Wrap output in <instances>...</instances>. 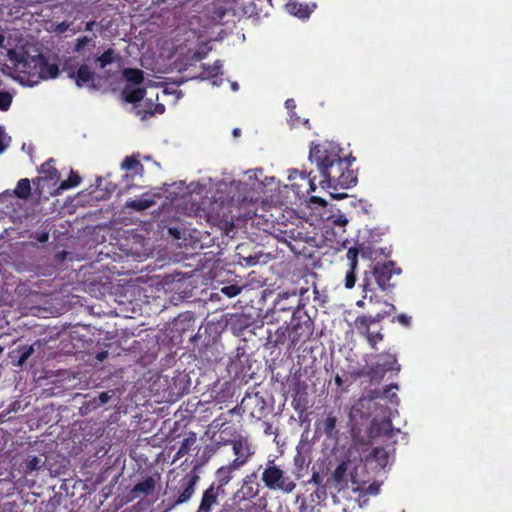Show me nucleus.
<instances>
[{
	"mask_svg": "<svg viewBox=\"0 0 512 512\" xmlns=\"http://www.w3.org/2000/svg\"><path fill=\"white\" fill-rule=\"evenodd\" d=\"M309 160L314 163L322 180L320 185L325 187L350 188L357 183V175L351 169L355 158L343 156L340 146L333 142H311Z\"/></svg>",
	"mask_w": 512,
	"mask_h": 512,
	"instance_id": "1",
	"label": "nucleus"
},
{
	"mask_svg": "<svg viewBox=\"0 0 512 512\" xmlns=\"http://www.w3.org/2000/svg\"><path fill=\"white\" fill-rule=\"evenodd\" d=\"M377 302L384 306V308L376 311L375 314H363L356 317L354 321L357 333L366 338L372 349H376V346L384 338L382 334V327L378 330H371V327L381 322L386 317L390 316L396 307L386 300H377Z\"/></svg>",
	"mask_w": 512,
	"mask_h": 512,
	"instance_id": "2",
	"label": "nucleus"
},
{
	"mask_svg": "<svg viewBox=\"0 0 512 512\" xmlns=\"http://www.w3.org/2000/svg\"><path fill=\"white\" fill-rule=\"evenodd\" d=\"M401 272L402 270L397 268L392 261L375 264L370 271H365L363 275L360 285L362 292L367 294L368 292H373V290L375 291V285L382 291H392L396 287L393 276L400 275Z\"/></svg>",
	"mask_w": 512,
	"mask_h": 512,
	"instance_id": "3",
	"label": "nucleus"
},
{
	"mask_svg": "<svg viewBox=\"0 0 512 512\" xmlns=\"http://www.w3.org/2000/svg\"><path fill=\"white\" fill-rule=\"evenodd\" d=\"M299 309H305V304L296 291L280 292L266 317L270 318L271 322H283L287 324V319H291L293 313Z\"/></svg>",
	"mask_w": 512,
	"mask_h": 512,
	"instance_id": "4",
	"label": "nucleus"
},
{
	"mask_svg": "<svg viewBox=\"0 0 512 512\" xmlns=\"http://www.w3.org/2000/svg\"><path fill=\"white\" fill-rule=\"evenodd\" d=\"M261 481L263 487L268 490L281 491L285 494L292 493L296 488L295 481L275 463V460L267 461L261 473Z\"/></svg>",
	"mask_w": 512,
	"mask_h": 512,
	"instance_id": "5",
	"label": "nucleus"
},
{
	"mask_svg": "<svg viewBox=\"0 0 512 512\" xmlns=\"http://www.w3.org/2000/svg\"><path fill=\"white\" fill-rule=\"evenodd\" d=\"M290 347L302 345L310 340L314 332V322L306 309H299L290 319Z\"/></svg>",
	"mask_w": 512,
	"mask_h": 512,
	"instance_id": "6",
	"label": "nucleus"
},
{
	"mask_svg": "<svg viewBox=\"0 0 512 512\" xmlns=\"http://www.w3.org/2000/svg\"><path fill=\"white\" fill-rule=\"evenodd\" d=\"M75 62L74 58H68L65 60L63 64V70L67 72V75L70 79L74 80L77 87H95L94 81L96 79V74L89 67V63L92 62L91 55H87L84 57L83 63L79 66L73 64Z\"/></svg>",
	"mask_w": 512,
	"mask_h": 512,
	"instance_id": "7",
	"label": "nucleus"
},
{
	"mask_svg": "<svg viewBox=\"0 0 512 512\" xmlns=\"http://www.w3.org/2000/svg\"><path fill=\"white\" fill-rule=\"evenodd\" d=\"M218 446H231L235 458L232 462L241 468L246 465L256 453L255 446L247 435H240L237 438L223 439L217 441Z\"/></svg>",
	"mask_w": 512,
	"mask_h": 512,
	"instance_id": "8",
	"label": "nucleus"
},
{
	"mask_svg": "<svg viewBox=\"0 0 512 512\" xmlns=\"http://www.w3.org/2000/svg\"><path fill=\"white\" fill-rule=\"evenodd\" d=\"M15 66L29 83L36 84L41 80L43 73L41 66H45V56L42 54L35 56L23 54L15 58Z\"/></svg>",
	"mask_w": 512,
	"mask_h": 512,
	"instance_id": "9",
	"label": "nucleus"
},
{
	"mask_svg": "<svg viewBox=\"0 0 512 512\" xmlns=\"http://www.w3.org/2000/svg\"><path fill=\"white\" fill-rule=\"evenodd\" d=\"M288 179L292 190L298 196H306L316 190V177H311V172L306 170L292 169Z\"/></svg>",
	"mask_w": 512,
	"mask_h": 512,
	"instance_id": "10",
	"label": "nucleus"
},
{
	"mask_svg": "<svg viewBox=\"0 0 512 512\" xmlns=\"http://www.w3.org/2000/svg\"><path fill=\"white\" fill-rule=\"evenodd\" d=\"M199 476L195 473L186 474L179 482V490L176 498L169 505L168 509H172L178 505L186 503L194 495Z\"/></svg>",
	"mask_w": 512,
	"mask_h": 512,
	"instance_id": "11",
	"label": "nucleus"
},
{
	"mask_svg": "<svg viewBox=\"0 0 512 512\" xmlns=\"http://www.w3.org/2000/svg\"><path fill=\"white\" fill-rule=\"evenodd\" d=\"M226 496L225 490H220L216 486L210 485L203 491L200 504L196 512H211L218 505L219 498Z\"/></svg>",
	"mask_w": 512,
	"mask_h": 512,
	"instance_id": "12",
	"label": "nucleus"
},
{
	"mask_svg": "<svg viewBox=\"0 0 512 512\" xmlns=\"http://www.w3.org/2000/svg\"><path fill=\"white\" fill-rule=\"evenodd\" d=\"M241 467L235 465L232 461L218 468L215 472V481L211 485L216 486L220 490H225V486L233 479L234 472Z\"/></svg>",
	"mask_w": 512,
	"mask_h": 512,
	"instance_id": "13",
	"label": "nucleus"
},
{
	"mask_svg": "<svg viewBox=\"0 0 512 512\" xmlns=\"http://www.w3.org/2000/svg\"><path fill=\"white\" fill-rule=\"evenodd\" d=\"M358 255H359V250L356 247L349 248L346 253V258H347L348 265H349V269L345 275V287L347 289H352L356 284V280H357L356 270H357V266H358Z\"/></svg>",
	"mask_w": 512,
	"mask_h": 512,
	"instance_id": "14",
	"label": "nucleus"
},
{
	"mask_svg": "<svg viewBox=\"0 0 512 512\" xmlns=\"http://www.w3.org/2000/svg\"><path fill=\"white\" fill-rule=\"evenodd\" d=\"M267 342L271 347L277 348L282 345L288 343V347H290V327L287 326H279L276 330L272 331L271 329L267 330Z\"/></svg>",
	"mask_w": 512,
	"mask_h": 512,
	"instance_id": "15",
	"label": "nucleus"
},
{
	"mask_svg": "<svg viewBox=\"0 0 512 512\" xmlns=\"http://www.w3.org/2000/svg\"><path fill=\"white\" fill-rule=\"evenodd\" d=\"M252 405H255V408L250 411V415L252 417L260 418L266 408L265 400L258 395V393L254 395L247 394L241 401L239 408H242L243 411L249 409Z\"/></svg>",
	"mask_w": 512,
	"mask_h": 512,
	"instance_id": "16",
	"label": "nucleus"
},
{
	"mask_svg": "<svg viewBox=\"0 0 512 512\" xmlns=\"http://www.w3.org/2000/svg\"><path fill=\"white\" fill-rule=\"evenodd\" d=\"M258 474L256 471L246 475L243 478L241 491L246 498L254 499L259 496L261 485L257 481Z\"/></svg>",
	"mask_w": 512,
	"mask_h": 512,
	"instance_id": "17",
	"label": "nucleus"
},
{
	"mask_svg": "<svg viewBox=\"0 0 512 512\" xmlns=\"http://www.w3.org/2000/svg\"><path fill=\"white\" fill-rule=\"evenodd\" d=\"M97 35H83L75 39L73 52L79 56L87 57L86 52L92 51L96 46Z\"/></svg>",
	"mask_w": 512,
	"mask_h": 512,
	"instance_id": "18",
	"label": "nucleus"
},
{
	"mask_svg": "<svg viewBox=\"0 0 512 512\" xmlns=\"http://www.w3.org/2000/svg\"><path fill=\"white\" fill-rule=\"evenodd\" d=\"M92 57V61L100 68L104 69L108 65H111L116 62H120L122 57L118 54L113 48H108L101 55L95 56L90 54Z\"/></svg>",
	"mask_w": 512,
	"mask_h": 512,
	"instance_id": "19",
	"label": "nucleus"
},
{
	"mask_svg": "<svg viewBox=\"0 0 512 512\" xmlns=\"http://www.w3.org/2000/svg\"><path fill=\"white\" fill-rule=\"evenodd\" d=\"M156 481L152 476L146 477L144 480L138 482L130 491L132 499L138 498L141 495H150L154 492Z\"/></svg>",
	"mask_w": 512,
	"mask_h": 512,
	"instance_id": "20",
	"label": "nucleus"
},
{
	"mask_svg": "<svg viewBox=\"0 0 512 512\" xmlns=\"http://www.w3.org/2000/svg\"><path fill=\"white\" fill-rule=\"evenodd\" d=\"M212 426L217 428L220 433L218 441H223V439L227 440L229 438H237L241 435V433H239L234 426H229L227 425L226 421H222L221 416L213 420Z\"/></svg>",
	"mask_w": 512,
	"mask_h": 512,
	"instance_id": "21",
	"label": "nucleus"
},
{
	"mask_svg": "<svg viewBox=\"0 0 512 512\" xmlns=\"http://www.w3.org/2000/svg\"><path fill=\"white\" fill-rule=\"evenodd\" d=\"M287 7L289 12L294 16L300 19H306L309 18L313 10L316 8V4H312L310 6L309 4L305 3H290Z\"/></svg>",
	"mask_w": 512,
	"mask_h": 512,
	"instance_id": "22",
	"label": "nucleus"
},
{
	"mask_svg": "<svg viewBox=\"0 0 512 512\" xmlns=\"http://www.w3.org/2000/svg\"><path fill=\"white\" fill-rule=\"evenodd\" d=\"M121 168L126 171H133L135 174H142L144 171V166L139 160V154L125 157L121 163Z\"/></svg>",
	"mask_w": 512,
	"mask_h": 512,
	"instance_id": "23",
	"label": "nucleus"
},
{
	"mask_svg": "<svg viewBox=\"0 0 512 512\" xmlns=\"http://www.w3.org/2000/svg\"><path fill=\"white\" fill-rule=\"evenodd\" d=\"M381 368L387 373L389 371H395L398 373L401 369L398 364L397 358L394 354L385 353L381 355V361L378 362Z\"/></svg>",
	"mask_w": 512,
	"mask_h": 512,
	"instance_id": "24",
	"label": "nucleus"
},
{
	"mask_svg": "<svg viewBox=\"0 0 512 512\" xmlns=\"http://www.w3.org/2000/svg\"><path fill=\"white\" fill-rule=\"evenodd\" d=\"M122 94H123V97H124L126 102H128V103H137V102L141 101L145 97L146 90L144 88H141V87L130 88L127 85L124 88Z\"/></svg>",
	"mask_w": 512,
	"mask_h": 512,
	"instance_id": "25",
	"label": "nucleus"
},
{
	"mask_svg": "<svg viewBox=\"0 0 512 512\" xmlns=\"http://www.w3.org/2000/svg\"><path fill=\"white\" fill-rule=\"evenodd\" d=\"M54 162V159L50 158L41 165L39 172L43 174L45 180L54 181L59 179L60 175L58 170L53 166Z\"/></svg>",
	"mask_w": 512,
	"mask_h": 512,
	"instance_id": "26",
	"label": "nucleus"
},
{
	"mask_svg": "<svg viewBox=\"0 0 512 512\" xmlns=\"http://www.w3.org/2000/svg\"><path fill=\"white\" fill-rule=\"evenodd\" d=\"M126 81L133 85H139L144 81V73L138 68H126L123 70Z\"/></svg>",
	"mask_w": 512,
	"mask_h": 512,
	"instance_id": "27",
	"label": "nucleus"
},
{
	"mask_svg": "<svg viewBox=\"0 0 512 512\" xmlns=\"http://www.w3.org/2000/svg\"><path fill=\"white\" fill-rule=\"evenodd\" d=\"M13 353L18 354L17 361L13 360V364L22 367L27 359L34 353V345H22L19 346Z\"/></svg>",
	"mask_w": 512,
	"mask_h": 512,
	"instance_id": "28",
	"label": "nucleus"
},
{
	"mask_svg": "<svg viewBox=\"0 0 512 512\" xmlns=\"http://www.w3.org/2000/svg\"><path fill=\"white\" fill-rule=\"evenodd\" d=\"M44 465L41 457L33 456L21 464L24 474H31L34 471H39Z\"/></svg>",
	"mask_w": 512,
	"mask_h": 512,
	"instance_id": "29",
	"label": "nucleus"
},
{
	"mask_svg": "<svg viewBox=\"0 0 512 512\" xmlns=\"http://www.w3.org/2000/svg\"><path fill=\"white\" fill-rule=\"evenodd\" d=\"M82 181V178L73 170H71L68 179L62 181L56 190V194H60L64 190L77 187Z\"/></svg>",
	"mask_w": 512,
	"mask_h": 512,
	"instance_id": "30",
	"label": "nucleus"
},
{
	"mask_svg": "<svg viewBox=\"0 0 512 512\" xmlns=\"http://www.w3.org/2000/svg\"><path fill=\"white\" fill-rule=\"evenodd\" d=\"M393 389H398V386L396 384L389 385L382 392H374L377 395L373 398L376 399L379 397L382 399H387L392 405H398L400 400L398 395L393 392Z\"/></svg>",
	"mask_w": 512,
	"mask_h": 512,
	"instance_id": "31",
	"label": "nucleus"
},
{
	"mask_svg": "<svg viewBox=\"0 0 512 512\" xmlns=\"http://www.w3.org/2000/svg\"><path fill=\"white\" fill-rule=\"evenodd\" d=\"M372 458L377 462L379 467L385 468L389 460V452L383 447H375L371 452Z\"/></svg>",
	"mask_w": 512,
	"mask_h": 512,
	"instance_id": "32",
	"label": "nucleus"
},
{
	"mask_svg": "<svg viewBox=\"0 0 512 512\" xmlns=\"http://www.w3.org/2000/svg\"><path fill=\"white\" fill-rule=\"evenodd\" d=\"M154 204V200L151 198H140V199H132L126 202V206L128 208L134 209L136 211H143L150 208Z\"/></svg>",
	"mask_w": 512,
	"mask_h": 512,
	"instance_id": "33",
	"label": "nucleus"
},
{
	"mask_svg": "<svg viewBox=\"0 0 512 512\" xmlns=\"http://www.w3.org/2000/svg\"><path fill=\"white\" fill-rule=\"evenodd\" d=\"M15 194L20 199H27L31 195V185L28 178H22L18 181Z\"/></svg>",
	"mask_w": 512,
	"mask_h": 512,
	"instance_id": "34",
	"label": "nucleus"
},
{
	"mask_svg": "<svg viewBox=\"0 0 512 512\" xmlns=\"http://www.w3.org/2000/svg\"><path fill=\"white\" fill-rule=\"evenodd\" d=\"M195 442H196L195 433H190V435L182 441V443L176 453L175 458L179 459V458L183 457L184 455L188 454L191 449V446L194 445Z\"/></svg>",
	"mask_w": 512,
	"mask_h": 512,
	"instance_id": "35",
	"label": "nucleus"
},
{
	"mask_svg": "<svg viewBox=\"0 0 512 512\" xmlns=\"http://www.w3.org/2000/svg\"><path fill=\"white\" fill-rule=\"evenodd\" d=\"M372 430L378 434H390L392 430L391 420L388 418L383 419L381 422H378L376 419L372 421Z\"/></svg>",
	"mask_w": 512,
	"mask_h": 512,
	"instance_id": "36",
	"label": "nucleus"
},
{
	"mask_svg": "<svg viewBox=\"0 0 512 512\" xmlns=\"http://www.w3.org/2000/svg\"><path fill=\"white\" fill-rule=\"evenodd\" d=\"M41 71L43 72L41 80L50 78L52 79L57 77L59 73V68L57 64L49 63L48 60L45 58V66H41Z\"/></svg>",
	"mask_w": 512,
	"mask_h": 512,
	"instance_id": "37",
	"label": "nucleus"
},
{
	"mask_svg": "<svg viewBox=\"0 0 512 512\" xmlns=\"http://www.w3.org/2000/svg\"><path fill=\"white\" fill-rule=\"evenodd\" d=\"M386 372L383 370V368L380 367L378 362L371 366L367 372V376L370 378L371 381H380L383 379Z\"/></svg>",
	"mask_w": 512,
	"mask_h": 512,
	"instance_id": "38",
	"label": "nucleus"
},
{
	"mask_svg": "<svg viewBox=\"0 0 512 512\" xmlns=\"http://www.w3.org/2000/svg\"><path fill=\"white\" fill-rule=\"evenodd\" d=\"M337 419L334 416L329 415L323 422V431L324 433L331 437L333 436L336 429Z\"/></svg>",
	"mask_w": 512,
	"mask_h": 512,
	"instance_id": "39",
	"label": "nucleus"
},
{
	"mask_svg": "<svg viewBox=\"0 0 512 512\" xmlns=\"http://www.w3.org/2000/svg\"><path fill=\"white\" fill-rule=\"evenodd\" d=\"M368 300L370 304H379L377 300H381L373 290V292H368L367 294L363 293V297L361 300H358L356 302L357 307L364 308L365 307V301Z\"/></svg>",
	"mask_w": 512,
	"mask_h": 512,
	"instance_id": "40",
	"label": "nucleus"
},
{
	"mask_svg": "<svg viewBox=\"0 0 512 512\" xmlns=\"http://www.w3.org/2000/svg\"><path fill=\"white\" fill-rule=\"evenodd\" d=\"M242 287L232 284L221 288V292L229 298L235 297L240 294Z\"/></svg>",
	"mask_w": 512,
	"mask_h": 512,
	"instance_id": "41",
	"label": "nucleus"
},
{
	"mask_svg": "<svg viewBox=\"0 0 512 512\" xmlns=\"http://www.w3.org/2000/svg\"><path fill=\"white\" fill-rule=\"evenodd\" d=\"M284 234V241L287 242V238L293 239V240H303L305 237L303 236V232L299 231L298 229L291 228L289 230H284L282 232Z\"/></svg>",
	"mask_w": 512,
	"mask_h": 512,
	"instance_id": "42",
	"label": "nucleus"
},
{
	"mask_svg": "<svg viewBox=\"0 0 512 512\" xmlns=\"http://www.w3.org/2000/svg\"><path fill=\"white\" fill-rule=\"evenodd\" d=\"M12 103V96L8 92H0V110L7 111Z\"/></svg>",
	"mask_w": 512,
	"mask_h": 512,
	"instance_id": "43",
	"label": "nucleus"
},
{
	"mask_svg": "<svg viewBox=\"0 0 512 512\" xmlns=\"http://www.w3.org/2000/svg\"><path fill=\"white\" fill-rule=\"evenodd\" d=\"M219 512H256L255 505H248L245 508H234L232 506H223Z\"/></svg>",
	"mask_w": 512,
	"mask_h": 512,
	"instance_id": "44",
	"label": "nucleus"
},
{
	"mask_svg": "<svg viewBox=\"0 0 512 512\" xmlns=\"http://www.w3.org/2000/svg\"><path fill=\"white\" fill-rule=\"evenodd\" d=\"M221 67H222V65H221L220 61H216L212 66H209L207 68V73H206L207 76L208 77H216V76H218L221 73L220 72Z\"/></svg>",
	"mask_w": 512,
	"mask_h": 512,
	"instance_id": "45",
	"label": "nucleus"
},
{
	"mask_svg": "<svg viewBox=\"0 0 512 512\" xmlns=\"http://www.w3.org/2000/svg\"><path fill=\"white\" fill-rule=\"evenodd\" d=\"M394 320L399 322L404 327H409L411 325V317L406 314H399Z\"/></svg>",
	"mask_w": 512,
	"mask_h": 512,
	"instance_id": "46",
	"label": "nucleus"
},
{
	"mask_svg": "<svg viewBox=\"0 0 512 512\" xmlns=\"http://www.w3.org/2000/svg\"><path fill=\"white\" fill-rule=\"evenodd\" d=\"M346 471V466L342 463L340 464L334 471L333 476L334 478L339 481L343 478V475Z\"/></svg>",
	"mask_w": 512,
	"mask_h": 512,
	"instance_id": "47",
	"label": "nucleus"
},
{
	"mask_svg": "<svg viewBox=\"0 0 512 512\" xmlns=\"http://www.w3.org/2000/svg\"><path fill=\"white\" fill-rule=\"evenodd\" d=\"M111 399V395L109 392H102L98 396V405H104Z\"/></svg>",
	"mask_w": 512,
	"mask_h": 512,
	"instance_id": "48",
	"label": "nucleus"
},
{
	"mask_svg": "<svg viewBox=\"0 0 512 512\" xmlns=\"http://www.w3.org/2000/svg\"><path fill=\"white\" fill-rule=\"evenodd\" d=\"M309 202L311 204H317V205L322 206V207H326V205H327V202L323 198L318 197V196L310 197Z\"/></svg>",
	"mask_w": 512,
	"mask_h": 512,
	"instance_id": "49",
	"label": "nucleus"
},
{
	"mask_svg": "<svg viewBox=\"0 0 512 512\" xmlns=\"http://www.w3.org/2000/svg\"><path fill=\"white\" fill-rule=\"evenodd\" d=\"M333 222L338 226H345L348 223V220L344 215H340Z\"/></svg>",
	"mask_w": 512,
	"mask_h": 512,
	"instance_id": "50",
	"label": "nucleus"
},
{
	"mask_svg": "<svg viewBox=\"0 0 512 512\" xmlns=\"http://www.w3.org/2000/svg\"><path fill=\"white\" fill-rule=\"evenodd\" d=\"M96 26L97 22L94 20H90L85 23L84 31L92 32Z\"/></svg>",
	"mask_w": 512,
	"mask_h": 512,
	"instance_id": "51",
	"label": "nucleus"
},
{
	"mask_svg": "<svg viewBox=\"0 0 512 512\" xmlns=\"http://www.w3.org/2000/svg\"><path fill=\"white\" fill-rule=\"evenodd\" d=\"M4 137H5L4 131H3L2 127H0V153H2L8 146L7 144L4 143Z\"/></svg>",
	"mask_w": 512,
	"mask_h": 512,
	"instance_id": "52",
	"label": "nucleus"
},
{
	"mask_svg": "<svg viewBox=\"0 0 512 512\" xmlns=\"http://www.w3.org/2000/svg\"><path fill=\"white\" fill-rule=\"evenodd\" d=\"M68 28H69V24L67 22H61L60 24H58L56 30L58 33H64L68 30Z\"/></svg>",
	"mask_w": 512,
	"mask_h": 512,
	"instance_id": "53",
	"label": "nucleus"
},
{
	"mask_svg": "<svg viewBox=\"0 0 512 512\" xmlns=\"http://www.w3.org/2000/svg\"><path fill=\"white\" fill-rule=\"evenodd\" d=\"M108 357V352L107 351H101V352H98L95 356V358L98 360V361H103L105 360L106 358Z\"/></svg>",
	"mask_w": 512,
	"mask_h": 512,
	"instance_id": "54",
	"label": "nucleus"
},
{
	"mask_svg": "<svg viewBox=\"0 0 512 512\" xmlns=\"http://www.w3.org/2000/svg\"><path fill=\"white\" fill-rule=\"evenodd\" d=\"M286 108L290 111L296 108L295 101L293 99H288L285 102Z\"/></svg>",
	"mask_w": 512,
	"mask_h": 512,
	"instance_id": "55",
	"label": "nucleus"
},
{
	"mask_svg": "<svg viewBox=\"0 0 512 512\" xmlns=\"http://www.w3.org/2000/svg\"><path fill=\"white\" fill-rule=\"evenodd\" d=\"M165 110V107L163 104H158L157 107H156V112L158 113H163Z\"/></svg>",
	"mask_w": 512,
	"mask_h": 512,
	"instance_id": "56",
	"label": "nucleus"
},
{
	"mask_svg": "<svg viewBox=\"0 0 512 512\" xmlns=\"http://www.w3.org/2000/svg\"><path fill=\"white\" fill-rule=\"evenodd\" d=\"M342 378L339 376V375H336L335 376V383L338 385V386H341L342 385Z\"/></svg>",
	"mask_w": 512,
	"mask_h": 512,
	"instance_id": "57",
	"label": "nucleus"
},
{
	"mask_svg": "<svg viewBox=\"0 0 512 512\" xmlns=\"http://www.w3.org/2000/svg\"><path fill=\"white\" fill-rule=\"evenodd\" d=\"M240 132H241V130H240L239 128H235V129L233 130V135H234L235 137H237V136H239V135H240Z\"/></svg>",
	"mask_w": 512,
	"mask_h": 512,
	"instance_id": "58",
	"label": "nucleus"
},
{
	"mask_svg": "<svg viewBox=\"0 0 512 512\" xmlns=\"http://www.w3.org/2000/svg\"><path fill=\"white\" fill-rule=\"evenodd\" d=\"M5 37L3 34H0V47L4 45Z\"/></svg>",
	"mask_w": 512,
	"mask_h": 512,
	"instance_id": "59",
	"label": "nucleus"
},
{
	"mask_svg": "<svg viewBox=\"0 0 512 512\" xmlns=\"http://www.w3.org/2000/svg\"><path fill=\"white\" fill-rule=\"evenodd\" d=\"M346 196H347L346 194L333 195V197H334L335 199H342V198H344V197H346Z\"/></svg>",
	"mask_w": 512,
	"mask_h": 512,
	"instance_id": "60",
	"label": "nucleus"
},
{
	"mask_svg": "<svg viewBox=\"0 0 512 512\" xmlns=\"http://www.w3.org/2000/svg\"><path fill=\"white\" fill-rule=\"evenodd\" d=\"M48 239V234H43L41 237H40V241H46Z\"/></svg>",
	"mask_w": 512,
	"mask_h": 512,
	"instance_id": "61",
	"label": "nucleus"
},
{
	"mask_svg": "<svg viewBox=\"0 0 512 512\" xmlns=\"http://www.w3.org/2000/svg\"><path fill=\"white\" fill-rule=\"evenodd\" d=\"M377 305H378L379 307H376V310L374 311V313H375L376 311H379L380 309L384 308V306H383V305H381V304H377Z\"/></svg>",
	"mask_w": 512,
	"mask_h": 512,
	"instance_id": "62",
	"label": "nucleus"
},
{
	"mask_svg": "<svg viewBox=\"0 0 512 512\" xmlns=\"http://www.w3.org/2000/svg\"><path fill=\"white\" fill-rule=\"evenodd\" d=\"M237 408H238V407L236 406L235 408L231 409V410L229 411V413H234V412L236 411V409H237Z\"/></svg>",
	"mask_w": 512,
	"mask_h": 512,
	"instance_id": "63",
	"label": "nucleus"
},
{
	"mask_svg": "<svg viewBox=\"0 0 512 512\" xmlns=\"http://www.w3.org/2000/svg\"><path fill=\"white\" fill-rule=\"evenodd\" d=\"M4 348L0 346V354L3 352Z\"/></svg>",
	"mask_w": 512,
	"mask_h": 512,
	"instance_id": "64",
	"label": "nucleus"
}]
</instances>
